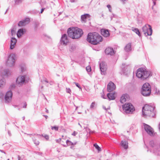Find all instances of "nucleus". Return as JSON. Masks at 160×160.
<instances>
[{"mask_svg": "<svg viewBox=\"0 0 160 160\" xmlns=\"http://www.w3.org/2000/svg\"><path fill=\"white\" fill-rule=\"evenodd\" d=\"M68 33L69 37L73 39L80 38L83 34L82 30L77 27L69 28Z\"/></svg>", "mask_w": 160, "mask_h": 160, "instance_id": "1", "label": "nucleus"}, {"mask_svg": "<svg viewBox=\"0 0 160 160\" xmlns=\"http://www.w3.org/2000/svg\"><path fill=\"white\" fill-rule=\"evenodd\" d=\"M102 40V37L96 32L89 33L87 38L88 41L94 45L98 44Z\"/></svg>", "mask_w": 160, "mask_h": 160, "instance_id": "2", "label": "nucleus"}, {"mask_svg": "<svg viewBox=\"0 0 160 160\" xmlns=\"http://www.w3.org/2000/svg\"><path fill=\"white\" fill-rule=\"evenodd\" d=\"M155 108L154 106L148 104L145 105L142 109V116L145 118L148 117H153L155 115Z\"/></svg>", "mask_w": 160, "mask_h": 160, "instance_id": "3", "label": "nucleus"}, {"mask_svg": "<svg viewBox=\"0 0 160 160\" xmlns=\"http://www.w3.org/2000/svg\"><path fill=\"white\" fill-rule=\"evenodd\" d=\"M151 75L150 71H147L145 68H140L138 69L136 72V76L138 78L144 80Z\"/></svg>", "mask_w": 160, "mask_h": 160, "instance_id": "4", "label": "nucleus"}, {"mask_svg": "<svg viewBox=\"0 0 160 160\" xmlns=\"http://www.w3.org/2000/svg\"><path fill=\"white\" fill-rule=\"evenodd\" d=\"M151 92V86L150 84L147 82L144 84L141 88L142 94L144 96H148L150 95Z\"/></svg>", "mask_w": 160, "mask_h": 160, "instance_id": "5", "label": "nucleus"}, {"mask_svg": "<svg viewBox=\"0 0 160 160\" xmlns=\"http://www.w3.org/2000/svg\"><path fill=\"white\" fill-rule=\"evenodd\" d=\"M15 57L14 54L12 53L10 54L8 57L6 62V65L8 67H12L14 66L15 64Z\"/></svg>", "mask_w": 160, "mask_h": 160, "instance_id": "6", "label": "nucleus"}, {"mask_svg": "<svg viewBox=\"0 0 160 160\" xmlns=\"http://www.w3.org/2000/svg\"><path fill=\"white\" fill-rule=\"evenodd\" d=\"M123 110L127 113H132L135 109L133 106L130 103H125L122 106Z\"/></svg>", "mask_w": 160, "mask_h": 160, "instance_id": "7", "label": "nucleus"}, {"mask_svg": "<svg viewBox=\"0 0 160 160\" xmlns=\"http://www.w3.org/2000/svg\"><path fill=\"white\" fill-rule=\"evenodd\" d=\"M142 32L146 36H150L152 33V30L151 26L146 24L142 27Z\"/></svg>", "mask_w": 160, "mask_h": 160, "instance_id": "8", "label": "nucleus"}, {"mask_svg": "<svg viewBox=\"0 0 160 160\" xmlns=\"http://www.w3.org/2000/svg\"><path fill=\"white\" fill-rule=\"evenodd\" d=\"M144 128L147 133L150 136L154 135V132L153 129L150 126L146 124H144Z\"/></svg>", "mask_w": 160, "mask_h": 160, "instance_id": "9", "label": "nucleus"}, {"mask_svg": "<svg viewBox=\"0 0 160 160\" xmlns=\"http://www.w3.org/2000/svg\"><path fill=\"white\" fill-rule=\"evenodd\" d=\"M11 74L10 72L6 69L0 70V75L3 78H5L9 77Z\"/></svg>", "mask_w": 160, "mask_h": 160, "instance_id": "10", "label": "nucleus"}, {"mask_svg": "<svg viewBox=\"0 0 160 160\" xmlns=\"http://www.w3.org/2000/svg\"><path fill=\"white\" fill-rule=\"evenodd\" d=\"M26 76H20L17 78L16 80V83L19 86L22 85L25 82Z\"/></svg>", "mask_w": 160, "mask_h": 160, "instance_id": "11", "label": "nucleus"}, {"mask_svg": "<svg viewBox=\"0 0 160 160\" xmlns=\"http://www.w3.org/2000/svg\"><path fill=\"white\" fill-rule=\"evenodd\" d=\"M69 42V40L66 34L62 35L60 40V43L61 44L66 45Z\"/></svg>", "mask_w": 160, "mask_h": 160, "instance_id": "12", "label": "nucleus"}, {"mask_svg": "<svg viewBox=\"0 0 160 160\" xmlns=\"http://www.w3.org/2000/svg\"><path fill=\"white\" fill-rule=\"evenodd\" d=\"M100 68L101 71V73L102 75H105L107 69V65L105 62H102L100 64Z\"/></svg>", "mask_w": 160, "mask_h": 160, "instance_id": "13", "label": "nucleus"}, {"mask_svg": "<svg viewBox=\"0 0 160 160\" xmlns=\"http://www.w3.org/2000/svg\"><path fill=\"white\" fill-rule=\"evenodd\" d=\"M12 93L11 91H8L7 92L5 95V99L6 102H10L12 99Z\"/></svg>", "mask_w": 160, "mask_h": 160, "instance_id": "14", "label": "nucleus"}, {"mask_svg": "<svg viewBox=\"0 0 160 160\" xmlns=\"http://www.w3.org/2000/svg\"><path fill=\"white\" fill-rule=\"evenodd\" d=\"M29 22L30 19L28 18H26L24 20L20 21L18 23V25L20 27L24 26L28 24Z\"/></svg>", "mask_w": 160, "mask_h": 160, "instance_id": "15", "label": "nucleus"}, {"mask_svg": "<svg viewBox=\"0 0 160 160\" xmlns=\"http://www.w3.org/2000/svg\"><path fill=\"white\" fill-rule=\"evenodd\" d=\"M115 88V85L113 82H110L108 84L107 89L108 92H111L114 90Z\"/></svg>", "mask_w": 160, "mask_h": 160, "instance_id": "16", "label": "nucleus"}, {"mask_svg": "<svg viewBox=\"0 0 160 160\" xmlns=\"http://www.w3.org/2000/svg\"><path fill=\"white\" fill-rule=\"evenodd\" d=\"M105 53L108 55H112L114 54V50L111 48L108 47L105 50Z\"/></svg>", "mask_w": 160, "mask_h": 160, "instance_id": "17", "label": "nucleus"}, {"mask_svg": "<svg viewBox=\"0 0 160 160\" xmlns=\"http://www.w3.org/2000/svg\"><path fill=\"white\" fill-rule=\"evenodd\" d=\"M101 33L103 36L105 37H108L110 35L109 31L105 29H102L101 30Z\"/></svg>", "mask_w": 160, "mask_h": 160, "instance_id": "18", "label": "nucleus"}, {"mask_svg": "<svg viewBox=\"0 0 160 160\" xmlns=\"http://www.w3.org/2000/svg\"><path fill=\"white\" fill-rule=\"evenodd\" d=\"M26 32V30L25 29H20L17 32V33L18 38L21 37Z\"/></svg>", "mask_w": 160, "mask_h": 160, "instance_id": "19", "label": "nucleus"}, {"mask_svg": "<svg viewBox=\"0 0 160 160\" xmlns=\"http://www.w3.org/2000/svg\"><path fill=\"white\" fill-rule=\"evenodd\" d=\"M17 42V40L15 38H12L11 40L10 48L12 49L14 48Z\"/></svg>", "mask_w": 160, "mask_h": 160, "instance_id": "20", "label": "nucleus"}, {"mask_svg": "<svg viewBox=\"0 0 160 160\" xmlns=\"http://www.w3.org/2000/svg\"><path fill=\"white\" fill-rule=\"evenodd\" d=\"M89 17L90 15L88 14L82 15L81 16V19L82 22L83 23L85 22L86 21V19L88 18H89Z\"/></svg>", "mask_w": 160, "mask_h": 160, "instance_id": "21", "label": "nucleus"}, {"mask_svg": "<svg viewBox=\"0 0 160 160\" xmlns=\"http://www.w3.org/2000/svg\"><path fill=\"white\" fill-rule=\"evenodd\" d=\"M128 95L127 94H123L121 97L120 99V102L122 103L125 102L128 99Z\"/></svg>", "mask_w": 160, "mask_h": 160, "instance_id": "22", "label": "nucleus"}, {"mask_svg": "<svg viewBox=\"0 0 160 160\" xmlns=\"http://www.w3.org/2000/svg\"><path fill=\"white\" fill-rule=\"evenodd\" d=\"M121 145L125 149H127L128 148V143L126 141H122L121 143Z\"/></svg>", "mask_w": 160, "mask_h": 160, "instance_id": "23", "label": "nucleus"}, {"mask_svg": "<svg viewBox=\"0 0 160 160\" xmlns=\"http://www.w3.org/2000/svg\"><path fill=\"white\" fill-rule=\"evenodd\" d=\"M131 44L130 43H128L124 48V50L127 52L131 51Z\"/></svg>", "mask_w": 160, "mask_h": 160, "instance_id": "24", "label": "nucleus"}, {"mask_svg": "<svg viewBox=\"0 0 160 160\" xmlns=\"http://www.w3.org/2000/svg\"><path fill=\"white\" fill-rule=\"evenodd\" d=\"M107 96L110 100H113L115 98L114 93H108L107 94Z\"/></svg>", "mask_w": 160, "mask_h": 160, "instance_id": "25", "label": "nucleus"}, {"mask_svg": "<svg viewBox=\"0 0 160 160\" xmlns=\"http://www.w3.org/2000/svg\"><path fill=\"white\" fill-rule=\"evenodd\" d=\"M66 144H65V145H63V146L65 147H67L68 146H70L71 145H74L76 144V143H74V144L71 141H70L68 140H67L66 141Z\"/></svg>", "mask_w": 160, "mask_h": 160, "instance_id": "26", "label": "nucleus"}, {"mask_svg": "<svg viewBox=\"0 0 160 160\" xmlns=\"http://www.w3.org/2000/svg\"><path fill=\"white\" fill-rule=\"evenodd\" d=\"M132 30L137 34L139 36H141L140 33L137 28H134L132 29Z\"/></svg>", "mask_w": 160, "mask_h": 160, "instance_id": "27", "label": "nucleus"}, {"mask_svg": "<svg viewBox=\"0 0 160 160\" xmlns=\"http://www.w3.org/2000/svg\"><path fill=\"white\" fill-rule=\"evenodd\" d=\"M154 93L157 95H159L160 94V90L158 89L157 88H155L153 90Z\"/></svg>", "mask_w": 160, "mask_h": 160, "instance_id": "28", "label": "nucleus"}, {"mask_svg": "<svg viewBox=\"0 0 160 160\" xmlns=\"http://www.w3.org/2000/svg\"><path fill=\"white\" fill-rule=\"evenodd\" d=\"M94 146L98 152H100L101 151V148L96 143H95L94 144Z\"/></svg>", "mask_w": 160, "mask_h": 160, "instance_id": "29", "label": "nucleus"}, {"mask_svg": "<svg viewBox=\"0 0 160 160\" xmlns=\"http://www.w3.org/2000/svg\"><path fill=\"white\" fill-rule=\"evenodd\" d=\"M33 141L34 143L36 145H38L39 144V142L38 140H37L35 138H33Z\"/></svg>", "mask_w": 160, "mask_h": 160, "instance_id": "30", "label": "nucleus"}, {"mask_svg": "<svg viewBox=\"0 0 160 160\" xmlns=\"http://www.w3.org/2000/svg\"><path fill=\"white\" fill-rule=\"evenodd\" d=\"M16 29L15 28H12L11 30V34L12 36H13L14 35H15L16 34Z\"/></svg>", "mask_w": 160, "mask_h": 160, "instance_id": "31", "label": "nucleus"}, {"mask_svg": "<svg viewBox=\"0 0 160 160\" xmlns=\"http://www.w3.org/2000/svg\"><path fill=\"white\" fill-rule=\"evenodd\" d=\"M5 81L3 80H0V87H2L5 84Z\"/></svg>", "mask_w": 160, "mask_h": 160, "instance_id": "32", "label": "nucleus"}, {"mask_svg": "<svg viewBox=\"0 0 160 160\" xmlns=\"http://www.w3.org/2000/svg\"><path fill=\"white\" fill-rule=\"evenodd\" d=\"M46 3V2L45 0H41V2H40L41 5L42 6L44 5Z\"/></svg>", "mask_w": 160, "mask_h": 160, "instance_id": "33", "label": "nucleus"}, {"mask_svg": "<svg viewBox=\"0 0 160 160\" xmlns=\"http://www.w3.org/2000/svg\"><path fill=\"white\" fill-rule=\"evenodd\" d=\"M76 48V47L75 45H72L70 46V50L72 51L75 50Z\"/></svg>", "mask_w": 160, "mask_h": 160, "instance_id": "34", "label": "nucleus"}, {"mask_svg": "<svg viewBox=\"0 0 160 160\" xmlns=\"http://www.w3.org/2000/svg\"><path fill=\"white\" fill-rule=\"evenodd\" d=\"M51 129L52 130L54 129L55 131H57L58 129V127L56 126H52L51 127Z\"/></svg>", "mask_w": 160, "mask_h": 160, "instance_id": "35", "label": "nucleus"}, {"mask_svg": "<svg viewBox=\"0 0 160 160\" xmlns=\"http://www.w3.org/2000/svg\"><path fill=\"white\" fill-rule=\"evenodd\" d=\"M62 139H60L61 140V143L63 145H64V144H63L62 143L65 141V137H64L63 136H62Z\"/></svg>", "mask_w": 160, "mask_h": 160, "instance_id": "36", "label": "nucleus"}, {"mask_svg": "<svg viewBox=\"0 0 160 160\" xmlns=\"http://www.w3.org/2000/svg\"><path fill=\"white\" fill-rule=\"evenodd\" d=\"M4 94L2 91H0V99L3 98Z\"/></svg>", "mask_w": 160, "mask_h": 160, "instance_id": "37", "label": "nucleus"}, {"mask_svg": "<svg viewBox=\"0 0 160 160\" xmlns=\"http://www.w3.org/2000/svg\"><path fill=\"white\" fill-rule=\"evenodd\" d=\"M95 105V102H92L90 106V109H92L94 107Z\"/></svg>", "mask_w": 160, "mask_h": 160, "instance_id": "38", "label": "nucleus"}, {"mask_svg": "<svg viewBox=\"0 0 160 160\" xmlns=\"http://www.w3.org/2000/svg\"><path fill=\"white\" fill-rule=\"evenodd\" d=\"M86 69L87 72H90L91 71V68L90 66H87L86 68Z\"/></svg>", "mask_w": 160, "mask_h": 160, "instance_id": "39", "label": "nucleus"}, {"mask_svg": "<svg viewBox=\"0 0 160 160\" xmlns=\"http://www.w3.org/2000/svg\"><path fill=\"white\" fill-rule=\"evenodd\" d=\"M22 0H15V3L16 4H18L22 2Z\"/></svg>", "mask_w": 160, "mask_h": 160, "instance_id": "40", "label": "nucleus"}, {"mask_svg": "<svg viewBox=\"0 0 160 160\" xmlns=\"http://www.w3.org/2000/svg\"><path fill=\"white\" fill-rule=\"evenodd\" d=\"M66 92L67 93H68L70 94L71 92V89L69 88H66Z\"/></svg>", "mask_w": 160, "mask_h": 160, "instance_id": "41", "label": "nucleus"}, {"mask_svg": "<svg viewBox=\"0 0 160 160\" xmlns=\"http://www.w3.org/2000/svg\"><path fill=\"white\" fill-rule=\"evenodd\" d=\"M21 69L22 72L24 71L26 69L25 67L24 66H21Z\"/></svg>", "mask_w": 160, "mask_h": 160, "instance_id": "42", "label": "nucleus"}, {"mask_svg": "<svg viewBox=\"0 0 160 160\" xmlns=\"http://www.w3.org/2000/svg\"><path fill=\"white\" fill-rule=\"evenodd\" d=\"M107 8L109 9V11L110 12H111V6L110 5H107Z\"/></svg>", "mask_w": 160, "mask_h": 160, "instance_id": "43", "label": "nucleus"}, {"mask_svg": "<svg viewBox=\"0 0 160 160\" xmlns=\"http://www.w3.org/2000/svg\"><path fill=\"white\" fill-rule=\"evenodd\" d=\"M150 144L152 146H153V145L154 144V141H150Z\"/></svg>", "mask_w": 160, "mask_h": 160, "instance_id": "44", "label": "nucleus"}, {"mask_svg": "<svg viewBox=\"0 0 160 160\" xmlns=\"http://www.w3.org/2000/svg\"><path fill=\"white\" fill-rule=\"evenodd\" d=\"M75 85L77 86V87L81 89V87H80V85H79V84L78 83L75 82Z\"/></svg>", "mask_w": 160, "mask_h": 160, "instance_id": "45", "label": "nucleus"}, {"mask_svg": "<svg viewBox=\"0 0 160 160\" xmlns=\"http://www.w3.org/2000/svg\"><path fill=\"white\" fill-rule=\"evenodd\" d=\"M44 137H45V138H46V140H48V139H49V137L47 135H45L44 136Z\"/></svg>", "mask_w": 160, "mask_h": 160, "instance_id": "46", "label": "nucleus"}, {"mask_svg": "<svg viewBox=\"0 0 160 160\" xmlns=\"http://www.w3.org/2000/svg\"><path fill=\"white\" fill-rule=\"evenodd\" d=\"M45 9V8H42L41 9V13H42L44 11V10Z\"/></svg>", "mask_w": 160, "mask_h": 160, "instance_id": "47", "label": "nucleus"}, {"mask_svg": "<svg viewBox=\"0 0 160 160\" xmlns=\"http://www.w3.org/2000/svg\"><path fill=\"white\" fill-rule=\"evenodd\" d=\"M26 106H27V104H26V103H24V105L23 106V108H26Z\"/></svg>", "mask_w": 160, "mask_h": 160, "instance_id": "48", "label": "nucleus"}, {"mask_svg": "<svg viewBox=\"0 0 160 160\" xmlns=\"http://www.w3.org/2000/svg\"><path fill=\"white\" fill-rule=\"evenodd\" d=\"M76 135V132H74L72 134V135L73 136H75Z\"/></svg>", "mask_w": 160, "mask_h": 160, "instance_id": "49", "label": "nucleus"}, {"mask_svg": "<svg viewBox=\"0 0 160 160\" xmlns=\"http://www.w3.org/2000/svg\"><path fill=\"white\" fill-rule=\"evenodd\" d=\"M70 2H76V1L75 0H71Z\"/></svg>", "mask_w": 160, "mask_h": 160, "instance_id": "50", "label": "nucleus"}, {"mask_svg": "<svg viewBox=\"0 0 160 160\" xmlns=\"http://www.w3.org/2000/svg\"><path fill=\"white\" fill-rule=\"evenodd\" d=\"M0 151L2 152L4 154H6V152H4L2 150H1L0 149Z\"/></svg>", "mask_w": 160, "mask_h": 160, "instance_id": "51", "label": "nucleus"}, {"mask_svg": "<svg viewBox=\"0 0 160 160\" xmlns=\"http://www.w3.org/2000/svg\"><path fill=\"white\" fill-rule=\"evenodd\" d=\"M122 2H124L127 1L128 0H120Z\"/></svg>", "mask_w": 160, "mask_h": 160, "instance_id": "52", "label": "nucleus"}, {"mask_svg": "<svg viewBox=\"0 0 160 160\" xmlns=\"http://www.w3.org/2000/svg\"><path fill=\"white\" fill-rule=\"evenodd\" d=\"M152 1L153 2L154 5H156V2H155L154 0H152Z\"/></svg>", "mask_w": 160, "mask_h": 160, "instance_id": "53", "label": "nucleus"}, {"mask_svg": "<svg viewBox=\"0 0 160 160\" xmlns=\"http://www.w3.org/2000/svg\"><path fill=\"white\" fill-rule=\"evenodd\" d=\"M44 116L46 118H47L48 117V116L46 115H44Z\"/></svg>", "mask_w": 160, "mask_h": 160, "instance_id": "54", "label": "nucleus"}, {"mask_svg": "<svg viewBox=\"0 0 160 160\" xmlns=\"http://www.w3.org/2000/svg\"><path fill=\"white\" fill-rule=\"evenodd\" d=\"M46 109V112L47 113H48V110Z\"/></svg>", "mask_w": 160, "mask_h": 160, "instance_id": "55", "label": "nucleus"}, {"mask_svg": "<svg viewBox=\"0 0 160 160\" xmlns=\"http://www.w3.org/2000/svg\"><path fill=\"white\" fill-rule=\"evenodd\" d=\"M45 82H46L47 83L48 82V81L47 80H45Z\"/></svg>", "mask_w": 160, "mask_h": 160, "instance_id": "56", "label": "nucleus"}, {"mask_svg": "<svg viewBox=\"0 0 160 160\" xmlns=\"http://www.w3.org/2000/svg\"><path fill=\"white\" fill-rule=\"evenodd\" d=\"M78 125L82 128V126L80 124V123H78Z\"/></svg>", "mask_w": 160, "mask_h": 160, "instance_id": "57", "label": "nucleus"}, {"mask_svg": "<svg viewBox=\"0 0 160 160\" xmlns=\"http://www.w3.org/2000/svg\"><path fill=\"white\" fill-rule=\"evenodd\" d=\"M103 108L104 109H105V110H106V108H105V107H103Z\"/></svg>", "mask_w": 160, "mask_h": 160, "instance_id": "58", "label": "nucleus"}, {"mask_svg": "<svg viewBox=\"0 0 160 160\" xmlns=\"http://www.w3.org/2000/svg\"><path fill=\"white\" fill-rule=\"evenodd\" d=\"M102 97L103 98H104L103 96H102Z\"/></svg>", "mask_w": 160, "mask_h": 160, "instance_id": "59", "label": "nucleus"}, {"mask_svg": "<svg viewBox=\"0 0 160 160\" xmlns=\"http://www.w3.org/2000/svg\"><path fill=\"white\" fill-rule=\"evenodd\" d=\"M18 160H20V158L19 157H18Z\"/></svg>", "mask_w": 160, "mask_h": 160, "instance_id": "60", "label": "nucleus"}, {"mask_svg": "<svg viewBox=\"0 0 160 160\" xmlns=\"http://www.w3.org/2000/svg\"><path fill=\"white\" fill-rule=\"evenodd\" d=\"M78 113L79 114H80V113H80V112H79Z\"/></svg>", "mask_w": 160, "mask_h": 160, "instance_id": "61", "label": "nucleus"}, {"mask_svg": "<svg viewBox=\"0 0 160 160\" xmlns=\"http://www.w3.org/2000/svg\"><path fill=\"white\" fill-rule=\"evenodd\" d=\"M77 108H78V107H77V108H76V110L77 109Z\"/></svg>", "mask_w": 160, "mask_h": 160, "instance_id": "62", "label": "nucleus"}, {"mask_svg": "<svg viewBox=\"0 0 160 160\" xmlns=\"http://www.w3.org/2000/svg\"><path fill=\"white\" fill-rule=\"evenodd\" d=\"M7 160H9V159H8Z\"/></svg>", "mask_w": 160, "mask_h": 160, "instance_id": "63", "label": "nucleus"}]
</instances>
